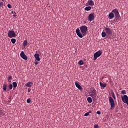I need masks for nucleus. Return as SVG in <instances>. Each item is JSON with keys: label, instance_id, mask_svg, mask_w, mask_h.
Wrapping results in <instances>:
<instances>
[{"label": "nucleus", "instance_id": "obj_1", "mask_svg": "<svg viewBox=\"0 0 128 128\" xmlns=\"http://www.w3.org/2000/svg\"><path fill=\"white\" fill-rule=\"evenodd\" d=\"M80 32L82 33H80ZM88 32V27L86 26H83L80 27V30L78 28H77L76 30V32L77 34V36L79 38H82L83 36H86V32Z\"/></svg>", "mask_w": 128, "mask_h": 128}, {"label": "nucleus", "instance_id": "obj_2", "mask_svg": "<svg viewBox=\"0 0 128 128\" xmlns=\"http://www.w3.org/2000/svg\"><path fill=\"white\" fill-rule=\"evenodd\" d=\"M114 14L116 18H120V13L118 12V9H114L108 14V18L109 20H112V18H114Z\"/></svg>", "mask_w": 128, "mask_h": 128}, {"label": "nucleus", "instance_id": "obj_3", "mask_svg": "<svg viewBox=\"0 0 128 128\" xmlns=\"http://www.w3.org/2000/svg\"><path fill=\"white\" fill-rule=\"evenodd\" d=\"M90 95L92 98H96V90L94 88H92L90 90Z\"/></svg>", "mask_w": 128, "mask_h": 128}, {"label": "nucleus", "instance_id": "obj_4", "mask_svg": "<svg viewBox=\"0 0 128 128\" xmlns=\"http://www.w3.org/2000/svg\"><path fill=\"white\" fill-rule=\"evenodd\" d=\"M102 52L100 50L96 52L94 54V60H96L98 58H100V56H102Z\"/></svg>", "mask_w": 128, "mask_h": 128}, {"label": "nucleus", "instance_id": "obj_5", "mask_svg": "<svg viewBox=\"0 0 128 128\" xmlns=\"http://www.w3.org/2000/svg\"><path fill=\"white\" fill-rule=\"evenodd\" d=\"M8 38H16V33L14 32V31L12 30H10L8 32Z\"/></svg>", "mask_w": 128, "mask_h": 128}, {"label": "nucleus", "instance_id": "obj_6", "mask_svg": "<svg viewBox=\"0 0 128 128\" xmlns=\"http://www.w3.org/2000/svg\"><path fill=\"white\" fill-rule=\"evenodd\" d=\"M105 32L108 34V36H112V30L110 28H105Z\"/></svg>", "mask_w": 128, "mask_h": 128}, {"label": "nucleus", "instance_id": "obj_7", "mask_svg": "<svg viewBox=\"0 0 128 128\" xmlns=\"http://www.w3.org/2000/svg\"><path fill=\"white\" fill-rule=\"evenodd\" d=\"M109 102L110 104V108H114V100L112 98V96L109 97Z\"/></svg>", "mask_w": 128, "mask_h": 128}, {"label": "nucleus", "instance_id": "obj_8", "mask_svg": "<svg viewBox=\"0 0 128 128\" xmlns=\"http://www.w3.org/2000/svg\"><path fill=\"white\" fill-rule=\"evenodd\" d=\"M94 20V13L90 14L88 16V20L92 22Z\"/></svg>", "mask_w": 128, "mask_h": 128}, {"label": "nucleus", "instance_id": "obj_9", "mask_svg": "<svg viewBox=\"0 0 128 128\" xmlns=\"http://www.w3.org/2000/svg\"><path fill=\"white\" fill-rule=\"evenodd\" d=\"M20 56L23 58V60H28V56L24 54V52L22 51L20 54Z\"/></svg>", "mask_w": 128, "mask_h": 128}, {"label": "nucleus", "instance_id": "obj_10", "mask_svg": "<svg viewBox=\"0 0 128 128\" xmlns=\"http://www.w3.org/2000/svg\"><path fill=\"white\" fill-rule=\"evenodd\" d=\"M34 56L36 60H38V62H40V54H36L34 55Z\"/></svg>", "mask_w": 128, "mask_h": 128}, {"label": "nucleus", "instance_id": "obj_11", "mask_svg": "<svg viewBox=\"0 0 128 128\" xmlns=\"http://www.w3.org/2000/svg\"><path fill=\"white\" fill-rule=\"evenodd\" d=\"M88 6H94V1L92 0H88Z\"/></svg>", "mask_w": 128, "mask_h": 128}, {"label": "nucleus", "instance_id": "obj_12", "mask_svg": "<svg viewBox=\"0 0 128 128\" xmlns=\"http://www.w3.org/2000/svg\"><path fill=\"white\" fill-rule=\"evenodd\" d=\"M32 84L33 83L32 82H28L25 84V86L28 88H32Z\"/></svg>", "mask_w": 128, "mask_h": 128}, {"label": "nucleus", "instance_id": "obj_13", "mask_svg": "<svg viewBox=\"0 0 128 128\" xmlns=\"http://www.w3.org/2000/svg\"><path fill=\"white\" fill-rule=\"evenodd\" d=\"M75 85L78 88V90H82V86H80V84H78V82H75Z\"/></svg>", "mask_w": 128, "mask_h": 128}, {"label": "nucleus", "instance_id": "obj_14", "mask_svg": "<svg viewBox=\"0 0 128 128\" xmlns=\"http://www.w3.org/2000/svg\"><path fill=\"white\" fill-rule=\"evenodd\" d=\"M100 86H101V88H106V83L102 84V82H100Z\"/></svg>", "mask_w": 128, "mask_h": 128}, {"label": "nucleus", "instance_id": "obj_15", "mask_svg": "<svg viewBox=\"0 0 128 128\" xmlns=\"http://www.w3.org/2000/svg\"><path fill=\"white\" fill-rule=\"evenodd\" d=\"M87 100H88V102H89L90 104L92 102V99L90 97H88L87 98Z\"/></svg>", "mask_w": 128, "mask_h": 128}, {"label": "nucleus", "instance_id": "obj_16", "mask_svg": "<svg viewBox=\"0 0 128 128\" xmlns=\"http://www.w3.org/2000/svg\"><path fill=\"white\" fill-rule=\"evenodd\" d=\"M85 10L88 12V10H92V7L88 6L84 8Z\"/></svg>", "mask_w": 128, "mask_h": 128}, {"label": "nucleus", "instance_id": "obj_17", "mask_svg": "<svg viewBox=\"0 0 128 128\" xmlns=\"http://www.w3.org/2000/svg\"><path fill=\"white\" fill-rule=\"evenodd\" d=\"M111 94L112 96V97L114 98V100H116V95L114 94V91H112L111 92Z\"/></svg>", "mask_w": 128, "mask_h": 128}, {"label": "nucleus", "instance_id": "obj_18", "mask_svg": "<svg viewBox=\"0 0 128 128\" xmlns=\"http://www.w3.org/2000/svg\"><path fill=\"white\" fill-rule=\"evenodd\" d=\"M106 32H102V38H105L106 36Z\"/></svg>", "mask_w": 128, "mask_h": 128}, {"label": "nucleus", "instance_id": "obj_19", "mask_svg": "<svg viewBox=\"0 0 128 128\" xmlns=\"http://www.w3.org/2000/svg\"><path fill=\"white\" fill-rule=\"evenodd\" d=\"M12 86L14 88H16L18 86V84L16 83V82H13Z\"/></svg>", "mask_w": 128, "mask_h": 128}, {"label": "nucleus", "instance_id": "obj_20", "mask_svg": "<svg viewBox=\"0 0 128 128\" xmlns=\"http://www.w3.org/2000/svg\"><path fill=\"white\" fill-rule=\"evenodd\" d=\"M4 116V112L0 108V116Z\"/></svg>", "mask_w": 128, "mask_h": 128}, {"label": "nucleus", "instance_id": "obj_21", "mask_svg": "<svg viewBox=\"0 0 128 128\" xmlns=\"http://www.w3.org/2000/svg\"><path fill=\"white\" fill-rule=\"evenodd\" d=\"M23 44L24 46H28V41L26 40H24Z\"/></svg>", "mask_w": 128, "mask_h": 128}, {"label": "nucleus", "instance_id": "obj_22", "mask_svg": "<svg viewBox=\"0 0 128 128\" xmlns=\"http://www.w3.org/2000/svg\"><path fill=\"white\" fill-rule=\"evenodd\" d=\"M6 86H8L6 84H4V85H3L4 90V91L6 90Z\"/></svg>", "mask_w": 128, "mask_h": 128}, {"label": "nucleus", "instance_id": "obj_23", "mask_svg": "<svg viewBox=\"0 0 128 128\" xmlns=\"http://www.w3.org/2000/svg\"><path fill=\"white\" fill-rule=\"evenodd\" d=\"M16 40L15 38L11 39V42H12V44H16Z\"/></svg>", "mask_w": 128, "mask_h": 128}, {"label": "nucleus", "instance_id": "obj_24", "mask_svg": "<svg viewBox=\"0 0 128 128\" xmlns=\"http://www.w3.org/2000/svg\"><path fill=\"white\" fill-rule=\"evenodd\" d=\"M78 64H80V66H82L84 64V62H82V60H80L78 62Z\"/></svg>", "mask_w": 128, "mask_h": 128}, {"label": "nucleus", "instance_id": "obj_25", "mask_svg": "<svg viewBox=\"0 0 128 128\" xmlns=\"http://www.w3.org/2000/svg\"><path fill=\"white\" fill-rule=\"evenodd\" d=\"M12 77L10 76L8 77V80H12Z\"/></svg>", "mask_w": 128, "mask_h": 128}, {"label": "nucleus", "instance_id": "obj_26", "mask_svg": "<svg viewBox=\"0 0 128 128\" xmlns=\"http://www.w3.org/2000/svg\"><path fill=\"white\" fill-rule=\"evenodd\" d=\"M122 94H126V90H122L121 91Z\"/></svg>", "mask_w": 128, "mask_h": 128}, {"label": "nucleus", "instance_id": "obj_27", "mask_svg": "<svg viewBox=\"0 0 128 128\" xmlns=\"http://www.w3.org/2000/svg\"><path fill=\"white\" fill-rule=\"evenodd\" d=\"M9 90H12V84H10L8 86Z\"/></svg>", "mask_w": 128, "mask_h": 128}, {"label": "nucleus", "instance_id": "obj_28", "mask_svg": "<svg viewBox=\"0 0 128 128\" xmlns=\"http://www.w3.org/2000/svg\"><path fill=\"white\" fill-rule=\"evenodd\" d=\"M8 8H12V5L10 4H8L7 5Z\"/></svg>", "mask_w": 128, "mask_h": 128}, {"label": "nucleus", "instance_id": "obj_29", "mask_svg": "<svg viewBox=\"0 0 128 128\" xmlns=\"http://www.w3.org/2000/svg\"><path fill=\"white\" fill-rule=\"evenodd\" d=\"M30 102H32V100H30V98L27 99V103L28 104H30Z\"/></svg>", "mask_w": 128, "mask_h": 128}, {"label": "nucleus", "instance_id": "obj_30", "mask_svg": "<svg viewBox=\"0 0 128 128\" xmlns=\"http://www.w3.org/2000/svg\"><path fill=\"white\" fill-rule=\"evenodd\" d=\"M90 116V114L88 112H86L84 114V116Z\"/></svg>", "mask_w": 128, "mask_h": 128}, {"label": "nucleus", "instance_id": "obj_31", "mask_svg": "<svg viewBox=\"0 0 128 128\" xmlns=\"http://www.w3.org/2000/svg\"><path fill=\"white\" fill-rule=\"evenodd\" d=\"M4 6V2H0V6L2 7V6Z\"/></svg>", "mask_w": 128, "mask_h": 128}, {"label": "nucleus", "instance_id": "obj_32", "mask_svg": "<svg viewBox=\"0 0 128 128\" xmlns=\"http://www.w3.org/2000/svg\"><path fill=\"white\" fill-rule=\"evenodd\" d=\"M94 128H98V125L96 124L94 125Z\"/></svg>", "mask_w": 128, "mask_h": 128}, {"label": "nucleus", "instance_id": "obj_33", "mask_svg": "<svg viewBox=\"0 0 128 128\" xmlns=\"http://www.w3.org/2000/svg\"><path fill=\"white\" fill-rule=\"evenodd\" d=\"M96 114H100V111H97Z\"/></svg>", "mask_w": 128, "mask_h": 128}, {"label": "nucleus", "instance_id": "obj_34", "mask_svg": "<svg viewBox=\"0 0 128 128\" xmlns=\"http://www.w3.org/2000/svg\"><path fill=\"white\" fill-rule=\"evenodd\" d=\"M14 15L13 16H14V18H16V12H14Z\"/></svg>", "mask_w": 128, "mask_h": 128}, {"label": "nucleus", "instance_id": "obj_35", "mask_svg": "<svg viewBox=\"0 0 128 128\" xmlns=\"http://www.w3.org/2000/svg\"><path fill=\"white\" fill-rule=\"evenodd\" d=\"M38 62H36V61L34 62V64H35L36 66L38 65Z\"/></svg>", "mask_w": 128, "mask_h": 128}, {"label": "nucleus", "instance_id": "obj_36", "mask_svg": "<svg viewBox=\"0 0 128 128\" xmlns=\"http://www.w3.org/2000/svg\"><path fill=\"white\" fill-rule=\"evenodd\" d=\"M30 90H32L30 88H28V92H30Z\"/></svg>", "mask_w": 128, "mask_h": 128}, {"label": "nucleus", "instance_id": "obj_37", "mask_svg": "<svg viewBox=\"0 0 128 128\" xmlns=\"http://www.w3.org/2000/svg\"><path fill=\"white\" fill-rule=\"evenodd\" d=\"M88 112L90 114H92V110H89V112Z\"/></svg>", "mask_w": 128, "mask_h": 128}, {"label": "nucleus", "instance_id": "obj_38", "mask_svg": "<svg viewBox=\"0 0 128 128\" xmlns=\"http://www.w3.org/2000/svg\"><path fill=\"white\" fill-rule=\"evenodd\" d=\"M14 10H12V12H11V14H14Z\"/></svg>", "mask_w": 128, "mask_h": 128}, {"label": "nucleus", "instance_id": "obj_39", "mask_svg": "<svg viewBox=\"0 0 128 128\" xmlns=\"http://www.w3.org/2000/svg\"><path fill=\"white\" fill-rule=\"evenodd\" d=\"M8 82H12V80H9Z\"/></svg>", "mask_w": 128, "mask_h": 128}, {"label": "nucleus", "instance_id": "obj_40", "mask_svg": "<svg viewBox=\"0 0 128 128\" xmlns=\"http://www.w3.org/2000/svg\"><path fill=\"white\" fill-rule=\"evenodd\" d=\"M2 2H4V0H2Z\"/></svg>", "mask_w": 128, "mask_h": 128}]
</instances>
